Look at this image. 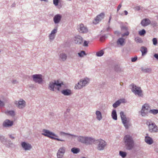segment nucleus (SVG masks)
<instances>
[{
  "label": "nucleus",
  "instance_id": "4c0bfd02",
  "mask_svg": "<svg viewBox=\"0 0 158 158\" xmlns=\"http://www.w3.org/2000/svg\"><path fill=\"white\" fill-rule=\"evenodd\" d=\"M79 56L81 57H82L84 55H85V52L84 51H81L80 52L78 53Z\"/></svg>",
  "mask_w": 158,
  "mask_h": 158
},
{
  "label": "nucleus",
  "instance_id": "a211bd4d",
  "mask_svg": "<svg viewBox=\"0 0 158 158\" xmlns=\"http://www.w3.org/2000/svg\"><path fill=\"white\" fill-rule=\"evenodd\" d=\"M21 145L22 147L26 150H29L31 148L30 144H27L24 142L22 143Z\"/></svg>",
  "mask_w": 158,
  "mask_h": 158
},
{
  "label": "nucleus",
  "instance_id": "412c9836",
  "mask_svg": "<svg viewBox=\"0 0 158 158\" xmlns=\"http://www.w3.org/2000/svg\"><path fill=\"white\" fill-rule=\"evenodd\" d=\"M125 40L122 38H119L117 42L118 45H120V46L123 45L125 43Z\"/></svg>",
  "mask_w": 158,
  "mask_h": 158
},
{
  "label": "nucleus",
  "instance_id": "58836bf2",
  "mask_svg": "<svg viewBox=\"0 0 158 158\" xmlns=\"http://www.w3.org/2000/svg\"><path fill=\"white\" fill-rule=\"evenodd\" d=\"M153 44L154 45H156L157 43V39L156 38H154L152 39Z\"/></svg>",
  "mask_w": 158,
  "mask_h": 158
},
{
  "label": "nucleus",
  "instance_id": "c9c22d12",
  "mask_svg": "<svg viewBox=\"0 0 158 158\" xmlns=\"http://www.w3.org/2000/svg\"><path fill=\"white\" fill-rule=\"evenodd\" d=\"M60 135L61 136L64 135H70L73 136L75 137H77V136L76 135H71L69 133H65L63 132H60Z\"/></svg>",
  "mask_w": 158,
  "mask_h": 158
},
{
  "label": "nucleus",
  "instance_id": "cd10ccee",
  "mask_svg": "<svg viewBox=\"0 0 158 158\" xmlns=\"http://www.w3.org/2000/svg\"><path fill=\"white\" fill-rule=\"evenodd\" d=\"M60 58H61L62 61H64L66 59L67 56L65 54L62 53L60 55Z\"/></svg>",
  "mask_w": 158,
  "mask_h": 158
},
{
  "label": "nucleus",
  "instance_id": "2f4dec72",
  "mask_svg": "<svg viewBox=\"0 0 158 158\" xmlns=\"http://www.w3.org/2000/svg\"><path fill=\"white\" fill-rule=\"evenodd\" d=\"M127 153L125 152H123L121 151H120L119 152V155L122 157L124 158L125 157L127 156Z\"/></svg>",
  "mask_w": 158,
  "mask_h": 158
},
{
  "label": "nucleus",
  "instance_id": "5701e85b",
  "mask_svg": "<svg viewBox=\"0 0 158 158\" xmlns=\"http://www.w3.org/2000/svg\"><path fill=\"white\" fill-rule=\"evenodd\" d=\"M65 148L64 147H62L60 148L59 149L57 154L61 155H64V153L65 152Z\"/></svg>",
  "mask_w": 158,
  "mask_h": 158
},
{
  "label": "nucleus",
  "instance_id": "9d476101",
  "mask_svg": "<svg viewBox=\"0 0 158 158\" xmlns=\"http://www.w3.org/2000/svg\"><path fill=\"white\" fill-rule=\"evenodd\" d=\"M33 80L36 82L40 83L42 82V77L40 75H34L33 76Z\"/></svg>",
  "mask_w": 158,
  "mask_h": 158
},
{
  "label": "nucleus",
  "instance_id": "49530a36",
  "mask_svg": "<svg viewBox=\"0 0 158 158\" xmlns=\"http://www.w3.org/2000/svg\"><path fill=\"white\" fill-rule=\"evenodd\" d=\"M137 56L135 57L134 58H131V61L133 62H135L137 60Z\"/></svg>",
  "mask_w": 158,
  "mask_h": 158
},
{
  "label": "nucleus",
  "instance_id": "c756f323",
  "mask_svg": "<svg viewBox=\"0 0 158 158\" xmlns=\"http://www.w3.org/2000/svg\"><path fill=\"white\" fill-rule=\"evenodd\" d=\"M149 113L153 114H156L158 113V110L157 109H152L149 110Z\"/></svg>",
  "mask_w": 158,
  "mask_h": 158
},
{
  "label": "nucleus",
  "instance_id": "473e14b6",
  "mask_svg": "<svg viewBox=\"0 0 158 158\" xmlns=\"http://www.w3.org/2000/svg\"><path fill=\"white\" fill-rule=\"evenodd\" d=\"M146 31L144 29L139 31V34L140 36L144 35Z\"/></svg>",
  "mask_w": 158,
  "mask_h": 158
},
{
  "label": "nucleus",
  "instance_id": "ddd939ff",
  "mask_svg": "<svg viewBox=\"0 0 158 158\" xmlns=\"http://www.w3.org/2000/svg\"><path fill=\"white\" fill-rule=\"evenodd\" d=\"M15 104L16 106L19 109L23 108L25 106V102L22 99H20L18 102L16 101Z\"/></svg>",
  "mask_w": 158,
  "mask_h": 158
},
{
  "label": "nucleus",
  "instance_id": "0eeeda50",
  "mask_svg": "<svg viewBox=\"0 0 158 158\" xmlns=\"http://www.w3.org/2000/svg\"><path fill=\"white\" fill-rule=\"evenodd\" d=\"M98 142L99 143L97 147V149L100 151L103 150L106 145V142L102 139H99Z\"/></svg>",
  "mask_w": 158,
  "mask_h": 158
},
{
  "label": "nucleus",
  "instance_id": "393cba45",
  "mask_svg": "<svg viewBox=\"0 0 158 158\" xmlns=\"http://www.w3.org/2000/svg\"><path fill=\"white\" fill-rule=\"evenodd\" d=\"M140 51L142 53V55H145L147 52V48L145 47H142L140 49Z\"/></svg>",
  "mask_w": 158,
  "mask_h": 158
},
{
  "label": "nucleus",
  "instance_id": "f8f14e48",
  "mask_svg": "<svg viewBox=\"0 0 158 158\" xmlns=\"http://www.w3.org/2000/svg\"><path fill=\"white\" fill-rule=\"evenodd\" d=\"M74 43L77 44H81L83 42V39L80 35H77L74 38Z\"/></svg>",
  "mask_w": 158,
  "mask_h": 158
},
{
  "label": "nucleus",
  "instance_id": "37998d69",
  "mask_svg": "<svg viewBox=\"0 0 158 158\" xmlns=\"http://www.w3.org/2000/svg\"><path fill=\"white\" fill-rule=\"evenodd\" d=\"M129 32L128 31H127L125 33L123 34L122 35V36L124 37L125 35L127 36L129 35Z\"/></svg>",
  "mask_w": 158,
  "mask_h": 158
},
{
  "label": "nucleus",
  "instance_id": "09e8293b",
  "mask_svg": "<svg viewBox=\"0 0 158 158\" xmlns=\"http://www.w3.org/2000/svg\"><path fill=\"white\" fill-rule=\"evenodd\" d=\"M4 105L3 102L0 100V106H3Z\"/></svg>",
  "mask_w": 158,
  "mask_h": 158
},
{
  "label": "nucleus",
  "instance_id": "7c9ffc66",
  "mask_svg": "<svg viewBox=\"0 0 158 158\" xmlns=\"http://www.w3.org/2000/svg\"><path fill=\"white\" fill-rule=\"evenodd\" d=\"M5 113L7 115H9L11 116H14L15 114L14 112L13 111H7Z\"/></svg>",
  "mask_w": 158,
  "mask_h": 158
},
{
  "label": "nucleus",
  "instance_id": "39448f33",
  "mask_svg": "<svg viewBox=\"0 0 158 158\" xmlns=\"http://www.w3.org/2000/svg\"><path fill=\"white\" fill-rule=\"evenodd\" d=\"M88 82V81L86 79L83 80H81L75 86V89H81L83 87L85 86L86 84Z\"/></svg>",
  "mask_w": 158,
  "mask_h": 158
},
{
  "label": "nucleus",
  "instance_id": "4be33fe9",
  "mask_svg": "<svg viewBox=\"0 0 158 158\" xmlns=\"http://www.w3.org/2000/svg\"><path fill=\"white\" fill-rule=\"evenodd\" d=\"M144 106H143L141 110V114L143 116H144L146 115L148 112L149 111L147 110L144 109Z\"/></svg>",
  "mask_w": 158,
  "mask_h": 158
},
{
  "label": "nucleus",
  "instance_id": "1a4fd4ad",
  "mask_svg": "<svg viewBox=\"0 0 158 158\" xmlns=\"http://www.w3.org/2000/svg\"><path fill=\"white\" fill-rule=\"evenodd\" d=\"M78 30L80 33H86L88 32V29L82 23L80 24L78 28Z\"/></svg>",
  "mask_w": 158,
  "mask_h": 158
},
{
  "label": "nucleus",
  "instance_id": "2eb2a0df",
  "mask_svg": "<svg viewBox=\"0 0 158 158\" xmlns=\"http://www.w3.org/2000/svg\"><path fill=\"white\" fill-rule=\"evenodd\" d=\"M151 23L150 21L147 19H143L141 22V24L143 27H145L149 24Z\"/></svg>",
  "mask_w": 158,
  "mask_h": 158
},
{
  "label": "nucleus",
  "instance_id": "3c124183",
  "mask_svg": "<svg viewBox=\"0 0 158 158\" xmlns=\"http://www.w3.org/2000/svg\"><path fill=\"white\" fill-rule=\"evenodd\" d=\"M124 13H125V15H127L128 14V12L126 10H125L124 11Z\"/></svg>",
  "mask_w": 158,
  "mask_h": 158
},
{
  "label": "nucleus",
  "instance_id": "bb28decb",
  "mask_svg": "<svg viewBox=\"0 0 158 158\" xmlns=\"http://www.w3.org/2000/svg\"><path fill=\"white\" fill-rule=\"evenodd\" d=\"M111 115L113 119L115 120L117 119V115L116 110H113Z\"/></svg>",
  "mask_w": 158,
  "mask_h": 158
},
{
  "label": "nucleus",
  "instance_id": "8fccbe9b",
  "mask_svg": "<svg viewBox=\"0 0 158 158\" xmlns=\"http://www.w3.org/2000/svg\"><path fill=\"white\" fill-rule=\"evenodd\" d=\"M154 56L158 60V54H155L154 55Z\"/></svg>",
  "mask_w": 158,
  "mask_h": 158
},
{
  "label": "nucleus",
  "instance_id": "79ce46f5",
  "mask_svg": "<svg viewBox=\"0 0 158 158\" xmlns=\"http://www.w3.org/2000/svg\"><path fill=\"white\" fill-rule=\"evenodd\" d=\"M55 36V35L50 34L49 35V38L51 40H53L54 39Z\"/></svg>",
  "mask_w": 158,
  "mask_h": 158
},
{
  "label": "nucleus",
  "instance_id": "e433bc0d",
  "mask_svg": "<svg viewBox=\"0 0 158 158\" xmlns=\"http://www.w3.org/2000/svg\"><path fill=\"white\" fill-rule=\"evenodd\" d=\"M135 41L137 43H141L142 42V39L139 37L135 38Z\"/></svg>",
  "mask_w": 158,
  "mask_h": 158
},
{
  "label": "nucleus",
  "instance_id": "a878e982",
  "mask_svg": "<svg viewBox=\"0 0 158 158\" xmlns=\"http://www.w3.org/2000/svg\"><path fill=\"white\" fill-rule=\"evenodd\" d=\"M96 114L97 119L99 121L101 120L102 119V115L101 112L99 111H97L96 112Z\"/></svg>",
  "mask_w": 158,
  "mask_h": 158
},
{
  "label": "nucleus",
  "instance_id": "b1692460",
  "mask_svg": "<svg viewBox=\"0 0 158 158\" xmlns=\"http://www.w3.org/2000/svg\"><path fill=\"white\" fill-rule=\"evenodd\" d=\"M61 93L65 95H69L71 94V90L68 89L63 90L61 91Z\"/></svg>",
  "mask_w": 158,
  "mask_h": 158
},
{
  "label": "nucleus",
  "instance_id": "6ab92c4d",
  "mask_svg": "<svg viewBox=\"0 0 158 158\" xmlns=\"http://www.w3.org/2000/svg\"><path fill=\"white\" fill-rule=\"evenodd\" d=\"M125 100L124 99L119 100L114 104L113 105V106L114 108H116L119 106L121 103L124 102Z\"/></svg>",
  "mask_w": 158,
  "mask_h": 158
},
{
  "label": "nucleus",
  "instance_id": "6e6d98bb",
  "mask_svg": "<svg viewBox=\"0 0 158 158\" xmlns=\"http://www.w3.org/2000/svg\"><path fill=\"white\" fill-rule=\"evenodd\" d=\"M10 137L11 138H12V139H14V137H13L11 136V135H10Z\"/></svg>",
  "mask_w": 158,
  "mask_h": 158
},
{
  "label": "nucleus",
  "instance_id": "a18cd8bd",
  "mask_svg": "<svg viewBox=\"0 0 158 158\" xmlns=\"http://www.w3.org/2000/svg\"><path fill=\"white\" fill-rule=\"evenodd\" d=\"M88 43L89 42L87 41H85L83 45L85 46H88Z\"/></svg>",
  "mask_w": 158,
  "mask_h": 158
},
{
  "label": "nucleus",
  "instance_id": "72a5a7b5",
  "mask_svg": "<svg viewBox=\"0 0 158 158\" xmlns=\"http://www.w3.org/2000/svg\"><path fill=\"white\" fill-rule=\"evenodd\" d=\"M104 54V52L102 50L99 51L97 52L96 55L98 56H102Z\"/></svg>",
  "mask_w": 158,
  "mask_h": 158
},
{
  "label": "nucleus",
  "instance_id": "603ef678",
  "mask_svg": "<svg viewBox=\"0 0 158 158\" xmlns=\"http://www.w3.org/2000/svg\"><path fill=\"white\" fill-rule=\"evenodd\" d=\"M122 29H124V30H126L127 31V27H123V28H122Z\"/></svg>",
  "mask_w": 158,
  "mask_h": 158
},
{
  "label": "nucleus",
  "instance_id": "ea45409f",
  "mask_svg": "<svg viewBox=\"0 0 158 158\" xmlns=\"http://www.w3.org/2000/svg\"><path fill=\"white\" fill-rule=\"evenodd\" d=\"M58 2H59V0H53V4L55 6H57L58 5Z\"/></svg>",
  "mask_w": 158,
  "mask_h": 158
},
{
  "label": "nucleus",
  "instance_id": "dca6fc26",
  "mask_svg": "<svg viewBox=\"0 0 158 158\" xmlns=\"http://www.w3.org/2000/svg\"><path fill=\"white\" fill-rule=\"evenodd\" d=\"M13 124V122L10 121V120L7 119L3 123V125L5 127H8L11 126Z\"/></svg>",
  "mask_w": 158,
  "mask_h": 158
},
{
  "label": "nucleus",
  "instance_id": "9b49d317",
  "mask_svg": "<svg viewBox=\"0 0 158 158\" xmlns=\"http://www.w3.org/2000/svg\"><path fill=\"white\" fill-rule=\"evenodd\" d=\"M77 140L81 143H89L90 139L88 138L79 136L78 137Z\"/></svg>",
  "mask_w": 158,
  "mask_h": 158
},
{
  "label": "nucleus",
  "instance_id": "864d4df0",
  "mask_svg": "<svg viewBox=\"0 0 158 158\" xmlns=\"http://www.w3.org/2000/svg\"><path fill=\"white\" fill-rule=\"evenodd\" d=\"M17 82L16 80H15V81H12V83H14V84L16 83Z\"/></svg>",
  "mask_w": 158,
  "mask_h": 158
},
{
  "label": "nucleus",
  "instance_id": "4d7b16f0",
  "mask_svg": "<svg viewBox=\"0 0 158 158\" xmlns=\"http://www.w3.org/2000/svg\"><path fill=\"white\" fill-rule=\"evenodd\" d=\"M41 1H47V0H40Z\"/></svg>",
  "mask_w": 158,
  "mask_h": 158
},
{
  "label": "nucleus",
  "instance_id": "7ed1b4c3",
  "mask_svg": "<svg viewBox=\"0 0 158 158\" xmlns=\"http://www.w3.org/2000/svg\"><path fill=\"white\" fill-rule=\"evenodd\" d=\"M43 132L44 133H42V134L45 136L49 137L52 139H55L57 141H64V140L63 139H61L58 138H56L55 137H57V136L53 133L50 132L49 131L44 129Z\"/></svg>",
  "mask_w": 158,
  "mask_h": 158
},
{
  "label": "nucleus",
  "instance_id": "f704fd0d",
  "mask_svg": "<svg viewBox=\"0 0 158 158\" xmlns=\"http://www.w3.org/2000/svg\"><path fill=\"white\" fill-rule=\"evenodd\" d=\"M143 106H144V109L147 110L149 111L150 110V107L148 104H145Z\"/></svg>",
  "mask_w": 158,
  "mask_h": 158
},
{
  "label": "nucleus",
  "instance_id": "f03ea898",
  "mask_svg": "<svg viewBox=\"0 0 158 158\" xmlns=\"http://www.w3.org/2000/svg\"><path fill=\"white\" fill-rule=\"evenodd\" d=\"M63 85L62 82H60L59 81H55L53 82H51L50 83L49 88L52 91H60L61 89L62 85Z\"/></svg>",
  "mask_w": 158,
  "mask_h": 158
},
{
  "label": "nucleus",
  "instance_id": "5fc2aeb1",
  "mask_svg": "<svg viewBox=\"0 0 158 158\" xmlns=\"http://www.w3.org/2000/svg\"><path fill=\"white\" fill-rule=\"evenodd\" d=\"M111 16H110L109 17V23H110V20H111Z\"/></svg>",
  "mask_w": 158,
  "mask_h": 158
},
{
  "label": "nucleus",
  "instance_id": "de8ad7c7",
  "mask_svg": "<svg viewBox=\"0 0 158 158\" xmlns=\"http://www.w3.org/2000/svg\"><path fill=\"white\" fill-rule=\"evenodd\" d=\"M121 6H122V5H121V4H120L118 6V7H117V11H118L120 10V8L121 7Z\"/></svg>",
  "mask_w": 158,
  "mask_h": 158
},
{
  "label": "nucleus",
  "instance_id": "a19ab883",
  "mask_svg": "<svg viewBox=\"0 0 158 158\" xmlns=\"http://www.w3.org/2000/svg\"><path fill=\"white\" fill-rule=\"evenodd\" d=\"M57 29H54L51 32L50 34L55 35V34L57 32Z\"/></svg>",
  "mask_w": 158,
  "mask_h": 158
},
{
  "label": "nucleus",
  "instance_id": "aec40b11",
  "mask_svg": "<svg viewBox=\"0 0 158 158\" xmlns=\"http://www.w3.org/2000/svg\"><path fill=\"white\" fill-rule=\"evenodd\" d=\"M145 141L146 143L149 144H152L153 143V140L152 139L148 136H146L145 137Z\"/></svg>",
  "mask_w": 158,
  "mask_h": 158
},
{
  "label": "nucleus",
  "instance_id": "c03bdc74",
  "mask_svg": "<svg viewBox=\"0 0 158 158\" xmlns=\"http://www.w3.org/2000/svg\"><path fill=\"white\" fill-rule=\"evenodd\" d=\"M57 158H63L64 155L59 154H57Z\"/></svg>",
  "mask_w": 158,
  "mask_h": 158
},
{
  "label": "nucleus",
  "instance_id": "20e7f679",
  "mask_svg": "<svg viewBox=\"0 0 158 158\" xmlns=\"http://www.w3.org/2000/svg\"><path fill=\"white\" fill-rule=\"evenodd\" d=\"M132 88L131 90L135 94L137 95L139 97H142L143 94L142 91L140 87H138L134 85H132Z\"/></svg>",
  "mask_w": 158,
  "mask_h": 158
},
{
  "label": "nucleus",
  "instance_id": "423d86ee",
  "mask_svg": "<svg viewBox=\"0 0 158 158\" xmlns=\"http://www.w3.org/2000/svg\"><path fill=\"white\" fill-rule=\"evenodd\" d=\"M147 124L148 125L149 131L150 132H156L158 131L157 127L154 123L147 122Z\"/></svg>",
  "mask_w": 158,
  "mask_h": 158
},
{
  "label": "nucleus",
  "instance_id": "c85d7f7f",
  "mask_svg": "<svg viewBox=\"0 0 158 158\" xmlns=\"http://www.w3.org/2000/svg\"><path fill=\"white\" fill-rule=\"evenodd\" d=\"M71 151L74 154H77L80 152V149L78 148H73L71 149Z\"/></svg>",
  "mask_w": 158,
  "mask_h": 158
},
{
  "label": "nucleus",
  "instance_id": "6e6552de",
  "mask_svg": "<svg viewBox=\"0 0 158 158\" xmlns=\"http://www.w3.org/2000/svg\"><path fill=\"white\" fill-rule=\"evenodd\" d=\"M120 115L123 123L124 125V126L126 128H128V126L127 123V118L125 115L124 114L123 112V111L120 112Z\"/></svg>",
  "mask_w": 158,
  "mask_h": 158
},
{
  "label": "nucleus",
  "instance_id": "f257e3e1",
  "mask_svg": "<svg viewBox=\"0 0 158 158\" xmlns=\"http://www.w3.org/2000/svg\"><path fill=\"white\" fill-rule=\"evenodd\" d=\"M123 140L127 149L130 150L133 148L134 142L131 136L129 135H127L124 136Z\"/></svg>",
  "mask_w": 158,
  "mask_h": 158
},
{
  "label": "nucleus",
  "instance_id": "4468645a",
  "mask_svg": "<svg viewBox=\"0 0 158 158\" xmlns=\"http://www.w3.org/2000/svg\"><path fill=\"white\" fill-rule=\"evenodd\" d=\"M104 17V14L103 13H102L99 15H98L95 19L93 23L95 24L98 23Z\"/></svg>",
  "mask_w": 158,
  "mask_h": 158
},
{
  "label": "nucleus",
  "instance_id": "f3484780",
  "mask_svg": "<svg viewBox=\"0 0 158 158\" xmlns=\"http://www.w3.org/2000/svg\"><path fill=\"white\" fill-rule=\"evenodd\" d=\"M61 18V17L60 15L59 14H57L53 18V20L54 23H58Z\"/></svg>",
  "mask_w": 158,
  "mask_h": 158
}]
</instances>
